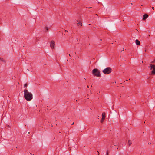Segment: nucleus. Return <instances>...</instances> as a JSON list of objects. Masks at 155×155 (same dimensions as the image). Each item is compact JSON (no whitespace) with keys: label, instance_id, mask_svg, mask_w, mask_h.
Returning <instances> with one entry per match:
<instances>
[{"label":"nucleus","instance_id":"nucleus-1","mask_svg":"<svg viewBox=\"0 0 155 155\" xmlns=\"http://www.w3.org/2000/svg\"><path fill=\"white\" fill-rule=\"evenodd\" d=\"M24 92V97L28 101H30L32 99L33 96L32 94L29 92L27 89H25L23 91Z\"/></svg>","mask_w":155,"mask_h":155},{"label":"nucleus","instance_id":"nucleus-2","mask_svg":"<svg viewBox=\"0 0 155 155\" xmlns=\"http://www.w3.org/2000/svg\"><path fill=\"white\" fill-rule=\"evenodd\" d=\"M92 73L94 76L97 77H100L101 75L100 71L97 68H94L92 70Z\"/></svg>","mask_w":155,"mask_h":155},{"label":"nucleus","instance_id":"nucleus-3","mask_svg":"<svg viewBox=\"0 0 155 155\" xmlns=\"http://www.w3.org/2000/svg\"><path fill=\"white\" fill-rule=\"evenodd\" d=\"M112 71V69L110 67H107L103 71V72L105 74H110Z\"/></svg>","mask_w":155,"mask_h":155},{"label":"nucleus","instance_id":"nucleus-4","mask_svg":"<svg viewBox=\"0 0 155 155\" xmlns=\"http://www.w3.org/2000/svg\"><path fill=\"white\" fill-rule=\"evenodd\" d=\"M150 69L152 70L151 72V74L154 75L155 74V65L154 64H150Z\"/></svg>","mask_w":155,"mask_h":155},{"label":"nucleus","instance_id":"nucleus-5","mask_svg":"<svg viewBox=\"0 0 155 155\" xmlns=\"http://www.w3.org/2000/svg\"><path fill=\"white\" fill-rule=\"evenodd\" d=\"M50 46L51 49H53L55 48V44L54 41H51L50 43Z\"/></svg>","mask_w":155,"mask_h":155},{"label":"nucleus","instance_id":"nucleus-6","mask_svg":"<svg viewBox=\"0 0 155 155\" xmlns=\"http://www.w3.org/2000/svg\"><path fill=\"white\" fill-rule=\"evenodd\" d=\"M148 17V15L147 14H145L143 16V20H145Z\"/></svg>","mask_w":155,"mask_h":155},{"label":"nucleus","instance_id":"nucleus-7","mask_svg":"<svg viewBox=\"0 0 155 155\" xmlns=\"http://www.w3.org/2000/svg\"><path fill=\"white\" fill-rule=\"evenodd\" d=\"M136 44L137 45H140V41L137 39H136L135 41Z\"/></svg>","mask_w":155,"mask_h":155},{"label":"nucleus","instance_id":"nucleus-8","mask_svg":"<svg viewBox=\"0 0 155 155\" xmlns=\"http://www.w3.org/2000/svg\"><path fill=\"white\" fill-rule=\"evenodd\" d=\"M102 118H103V119H104L105 118V112H103L102 113Z\"/></svg>","mask_w":155,"mask_h":155},{"label":"nucleus","instance_id":"nucleus-9","mask_svg":"<svg viewBox=\"0 0 155 155\" xmlns=\"http://www.w3.org/2000/svg\"><path fill=\"white\" fill-rule=\"evenodd\" d=\"M128 144L129 145H130L132 144V142L130 140H129Z\"/></svg>","mask_w":155,"mask_h":155},{"label":"nucleus","instance_id":"nucleus-10","mask_svg":"<svg viewBox=\"0 0 155 155\" xmlns=\"http://www.w3.org/2000/svg\"><path fill=\"white\" fill-rule=\"evenodd\" d=\"M28 86V84H25L24 85V87L25 88V89H26V87Z\"/></svg>","mask_w":155,"mask_h":155},{"label":"nucleus","instance_id":"nucleus-11","mask_svg":"<svg viewBox=\"0 0 155 155\" xmlns=\"http://www.w3.org/2000/svg\"><path fill=\"white\" fill-rule=\"evenodd\" d=\"M78 25H79L81 26L82 25V24L81 22H78Z\"/></svg>","mask_w":155,"mask_h":155},{"label":"nucleus","instance_id":"nucleus-12","mask_svg":"<svg viewBox=\"0 0 155 155\" xmlns=\"http://www.w3.org/2000/svg\"><path fill=\"white\" fill-rule=\"evenodd\" d=\"M104 119H103V118H101V122H103V121H104Z\"/></svg>","mask_w":155,"mask_h":155},{"label":"nucleus","instance_id":"nucleus-13","mask_svg":"<svg viewBox=\"0 0 155 155\" xmlns=\"http://www.w3.org/2000/svg\"><path fill=\"white\" fill-rule=\"evenodd\" d=\"M109 154V153H108V151H107L106 152V155H108Z\"/></svg>","mask_w":155,"mask_h":155},{"label":"nucleus","instance_id":"nucleus-14","mask_svg":"<svg viewBox=\"0 0 155 155\" xmlns=\"http://www.w3.org/2000/svg\"><path fill=\"white\" fill-rule=\"evenodd\" d=\"M152 9L153 10H154V7H152Z\"/></svg>","mask_w":155,"mask_h":155},{"label":"nucleus","instance_id":"nucleus-15","mask_svg":"<svg viewBox=\"0 0 155 155\" xmlns=\"http://www.w3.org/2000/svg\"><path fill=\"white\" fill-rule=\"evenodd\" d=\"M74 122H73V123L71 124V125H72L74 124Z\"/></svg>","mask_w":155,"mask_h":155},{"label":"nucleus","instance_id":"nucleus-16","mask_svg":"<svg viewBox=\"0 0 155 155\" xmlns=\"http://www.w3.org/2000/svg\"><path fill=\"white\" fill-rule=\"evenodd\" d=\"M97 152L98 153V155H99V153L98 151H97Z\"/></svg>","mask_w":155,"mask_h":155},{"label":"nucleus","instance_id":"nucleus-17","mask_svg":"<svg viewBox=\"0 0 155 155\" xmlns=\"http://www.w3.org/2000/svg\"><path fill=\"white\" fill-rule=\"evenodd\" d=\"M87 87L88 88L89 87V86H87Z\"/></svg>","mask_w":155,"mask_h":155},{"label":"nucleus","instance_id":"nucleus-18","mask_svg":"<svg viewBox=\"0 0 155 155\" xmlns=\"http://www.w3.org/2000/svg\"><path fill=\"white\" fill-rule=\"evenodd\" d=\"M151 144V143H148V144Z\"/></svg>","mask_w":155,"mask_h":155},{"label":"nucleus","instance_id":"nucleus-19","mask_svg":"<svg viewBox=\"0 0 155 155\" xmlns=\"http://www.w3.org/2000/svg\"><path fill=\"white\" fill-rule=\"evenodd\" d=\"M145 51H146V50H145Z\"/></svg>","mask_w":155,"mask_h":155},{"label":"nucleus","instance_id":"nucleus-20","mask_svg":"<svg viewBox=\"0 0 155 155\" xmlns=\"http://www.w3.org/2000/svg\"><path fill=\"white\" fill-rule=\"evenodd\" d=\"M69 56H71V55H70V54H69Z\"/></svg>","mask_w":155,"mask_h":155}]
</instances>
